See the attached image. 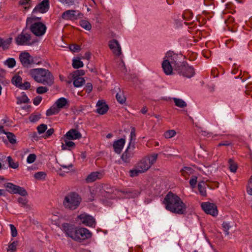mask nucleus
Wrapping results in <instances>:
<instances>
[{
  "instance_id": "f257e3e1",
  "label": "nucleus",
  "mask_w": 252,
  "mask_h": 252,
  "mask_svg": "<svg viewBox=\"0 0 252 252\" xmlns=\"http://www.w3.org/2000/svg\"><path fill=\"white\" fill-rule=\"evenodd\" d=\"M62 229L68 237L78 242L89 239L92 236V233L88 229L76 227L74 224L67 222L63 224Z\"/></svg>"
},
{
  "instance_id": "f03ea898",
  "label": "nucleus",
  "mask_w": 252,
  "mask_h": 252,
  "mask_svg": "<svg viewBox=\"0 0 252 252\" xmlns=\"http://www.w3.org/2000/svg\"><path fill=\"white\" fill-rule=\"evenodd\" d=\"M163 203L166 209L172 213L183 215L186 212V204L178 195L171 191L165 196Z\"/></svg>"
},
{
  "instance_id": "7ed1b4c3",
  "label": "nucleus",
  "mask_w": 252,
  "mask_h": 252,
  "mask_svg": "<svg viewBox=\"0 0 252 252\" xmlns=\"http://www.w3.org/2000/svg\"><path fill=\"white\" fill-rule=\"evenodd\" d=\"M29 74L35 81L48 86H51L54 82V78L51 72L43 68L30 69Z\"/></svg>"
},
{
  "instance_id": "20e7f679",
  "label": "nucleus",
  "mask_w": 252,
  "mask_h": 252,
  "mask_svg": "<svg viewBox=\"0 0 252 252\" xmlns=\"http://www.w3.org/2000/svg\"><path fill=\"white\" fill-rule=\"evenodd\" d=\"M40 18L37 17H29L26 21V26L29 27L31 31L37 36H40L44 34L47 28L41 22H38Z\"/></svg>"
},
{
  "instance_id": "39448f33",
  "label": "nucleus",
  "mask_w": 252,
  "mask_h": 252,
  "mask_svg": "<svg viewBox=\"0 0 252 252\" xmlns=\"http://www.w3.org/2000/svg\"><path fill=\"white\" fill-rule=\"evenodd\" d=\"M82 201L81 197L75 192L67 194L63 200V204L64 207L70 210L76 209Z\"/></svg>"
},
{
  "instance_id": "423d86ee",
  "label": "nucleus",
  "mask_w": 252,
  "mask_h": 252,
  "mask_svg": "<svg viewBox=\"0 0 252 252\" xmlns=\"http://www.w3.org/2000/svg\"><path fill=\"white\" fill-rule=\"evenodd\" d=\"M175 71L180 76L188 78L192 77L195 73L193 68L185 62L179 63V65L176 66Z\"/></svg>"
},
{
  "instance_id": "0eeeda50",
  "label": "nucleus",
  "mask_w": 252,
  "mask_h": 252,
  "mask_svg": "<svg viewBox=\"0 0 252 252\" xmlns=\"http://www.w3.org/2000/svg\"><path fill=\"white\" fill-rule=\"evenodd\" d=\"M16 43L18 45H31L35 41H31V35L23 30L15 38Z\"/></svg>"
},
{
  "instance_id": "6e6552de",
  "label": "nucleus",
  "mask_w": 252,
  "mask_h": 252,
  "mask_svg": "<svg viewBox=\"0 0 252 252\" xmlns=\"http://www.w3.org/2000/svg\"><path fill=\"white\" fill-rule=\"evenodd\" d=\"M4 187L6 188V191L11 194H18L22 196L28 195V192L24 188L11 183H5Z\"/></svg>"
},
{
  "instance_id": "1a4fd4ad",
  "label": "nucleus",
  "mask_w": 252,
  "mask_h": 252,
  "mask_svg": "<svg viewBox=\"0 0 252 252\" xmlns=\"http://www.w3.org/2000/svg\"><path fill=\"white\" fill-rule=\"evenodd\" d=\"M134 143H132L131 142H129V145L127 147L126 149L121 156V159L124 162H130L131 158L134 156Z\"/></svg>"
},
{
  "instance_id": "9d476101",
  "label": "nucleus",
  "mask_w": 252,
  "mask_h": 252,
  "mask_svg": "<svg viewBox=\"0 0 252 252\" xmlns=\"http://www.w3.org/2000/svg\"><path fill=\"white\" fill-rule=\"evenodd\" d=\"M20 61L23 67L29 68L34 63L33 58L26 52L21 53L19 56Z\"/></svg>"
},
{
  "instance_id": "9b49d317",
  "label": "nucleus",
  "mask_w": 252,
  "mask_h": 252,
  "mask_svg": "<svg viewBox=\"0 0 252 252\" xmlns=\"http://www.w3.org/2000/svg\"><path fill=\"white\" fill-rule=\"evenodd\" d=\"M202 210L207 214L215 216L218 214L217 207L210 202H203L201 204Z\"/></svg>"
},
{
  "instance_id": "f8f14e48",
  "label": "nucleus",
  "mask_w": 252,
  "mask_h": 252,
  "mask_svg": "<svg viewBox=\"0 0 252 252\" xmlns=\"http://www.w3.org/2000/svg\"><path fill=\"white\" fill-rule=\"evenodd\" d=\"M82 14L78 11L68 10L62 14V18L65 20H75L81 18Z\"/></svg>"
},
{
  "instance_id": "ddd939ff",
  "label": "nucleus",
  "mask_w": 252,
  "mask_h": 252,
  "mask_svg": "<svg viewBox=\"0 0 252 252\" xmlns=\"http://www.w3.org/2000/svg\"><path fill=\"white\" fill-rule=\"evenodd\" d=\"M49 8V0H43L34 8L33 13L39 12L42 13L46 12Z\"/></svg>"
},
{
  "instance_id": "4468645a",
  "label": "nucleus",
  "mask_w": 252,
  "mask_h": 252,
  "mask_svg": "<svg viewBox=\"0 0 252 252\" xmlns=\"http://www.w3.org/2000/svg\"><path fill=\"white\" fill-rule=\"evenodd\" d=\"M177 58L178 55L177 54L174 53L173 52L169 51L166 53L163 61H166L169 62V63L173 65L174 70H175L176 66L179 64V63L177 62Z\"/></svg>"
},
{
  "instance_id": "2eb2a0df",
  "label": "nucleus",
  "mask_w": 252,
  "mask_h": 252,
  "mask_svg": "<svg viewBox=\"0 0 252 252\" xmlns=\"http://www.w3.org/2000/svg\"><path fill=\"white\" fill-rule=\"evenodd\" d=\"M109 46L115 55L119 56L121 55V47L118 40L116 39L111 40L109 42Z\"/></svg>"
},
{
  "instance_id": "dca6fc26",
  "label": "nucleus",
  "mask_w": 252,
  "mask_h": 252,
  "mask_svg": "<svg viewBox=\"0 0 252 252\" xmlns=\"http://www.w3.org/2000/svg\"><path fill=\"white\" fill-rule=\"evenodd\" d=\"M81 136V134L75 129H71L64 135L66 139L72 140L79 139Z\"/></svg>"
},
{
  "instance_id": "f3484780",
  "label": "nucleus",
  "mask_w": 252,
  "mask_h": 252,
  "mask_svg": "<svg viewBox=\"0 0 252 252\" xmlns=\"http://www.w3.org/2000/svg\"><path fill=\"white\" fill-rule=\"evenodd\" d=\"M125 142L126 140L124 138H121L114 142L113 146L115 153L118 154L121 153Z\"/></svg>"
},
{
  "instance_id": "a211bd4d",
  "label": "nucleus",
  "mask_w": 252,
  "mask_h": 252,
  "mask_svg": "<svg viewBox=\"0 0 252 252\" xmlns=\"http://www.w3.org/2000/svg\"><path fill=\"white\" fill-rule=\"evenodd\" d=\"M96 112L101 115L106 113L108 110V106L103 100H98L96 103Z\"/></svg>"
},
{
  "instance_id": "6ab92c4d",
  "label": "nucleus",
  "mask_w": 252,
  "mask_h": 252,
  "mask_svg": "<svg viewBox=\"0 0 252 252\" xmlns=\"http://www.w3.org/2000/svg\"><path fill=\"white\" fill-rule=\"evenodd\" d=\"M148 162L149 161L147 160L145 158H144L136 166L142 173H144L151 167V164Z\"/></svg>"
},
{
  "instance_id": "aec40b11",
  "label": "nucleus",
  "mask_w": 252,
  "mask_h": 252,
  "mask_svg": "<svg viewBox=\"0 0 252 252\" xmlns=\"http://www.w3.org/2000/svg\"><path fill=\"white\" fill-rule=\"evenodd\" d=\"M102 177V174L99 172H93L90 174L86 179L87 183H92Z\"/></svg>"
},
{
  "instance_id": "412c9836",
  "label": "nucleus",
  "mask_w": 252,
  "mask_h": 252,
  "mask_svg": "<svg viewBox=\"0 0 252 252\" xmlns=\"http://www.w3.org/2000/svg\"><path fill=\"white\" fill-rule=\"evenodd\" d=\"M162 67L164 72L166 75H170L172 74L174 67L173 65L166 61H163L162 63Z\"/></svg>"
},
{
  "instance_id": "4be33fe9",
  "label": "nucleus",
  "mask_w": 252,
  "mask_h": 252,
  "mask_svg": "<svg viewBox=\"0 0 252 252\" xmlns=\"http://www.w3.org/2000/svg\"><path fill=\"white\" fill-rule=\"evenodd\" d=\"M55 105L60 111L61 109L64 108L66 105H69L67 99L64 97H61L57 99L55 103Z\"/></svg>"
},
{
  "instance_id": "5701e85b",
  "label": "nucleus",
  "mask_w": 252,
  "mask_h": 252,
  "mask_svg": "<svg viewBox=\"0 0 252 252\" xmlns=\"http://www.w3.org/2000/svg\"><path fill=\"white\" fill-rule=\"evenodd\" d=\"M221 225L225 236L229 235L228 231L232 229L234 226V221H223Z\"/></svg>"
},
{
  "instance_id": "b1692460",
  "label": "nucleus",
  "mask_w": 252,
  "mask_h": 252,
  "mask_svg": "<svg viewBox=\"0 0 252 252\" xmlns=\"http://www.w3.org/2000/svg\"><path fill=\"white\" fill-rule=\"evenodd\" d=\"M12 38H8L6 39H3L0 38V47H2L3 50H7L9 48L11 43Z\"/></svg>"
},
{
  "instance_id": "393cba45",
  "label": "nucleus",
  "mask_w": 252,
  "mask_h": 252,
  "mask_svg": "<svg viewBox=\"0 0 252 252\" xmlns=\"http://www.w3.org/2000/svg\"><path fill=\"white\" fill-rule=\"evenodd\" d=\"M64 144L63 143L61 146L62 149L63 150H70L69 148H74L75 146L74 142L69 141V139H66L64 137L63 138Z\"/></svg>"
},
{
  "instance_id": "a878e982",
  "label": "nucleus",
  "mask_w": 252,
  "mask_h": 252,
  "mask_svg": "<svg viewBox=\"0 0 252 252\" xmlns=\"http://www.w3.org/2000/svg\"><path fill=\"white\" fill-rule=\"evenodd\" d=\"M16 99L17 104H21L22 103H29L30 102V99L28 98L27 95L24 92L22 93L21 96L17 97Z\"/></svg>"
},
{
  "instance_id": "bb28decb",
  "label": "nucleus",
  "mask_w": 252,
  "mask_h": 252,
  "mask_svg": "<svg viewBox=\"0 0 252 252\" xmlns=\"http://www.w3.org/2000/svg\"><path fill=\"white\" fill-rule=\"evenodd\" d=\"M77 218L80 220H95V219L93 216L85 212L78 215Z\"/></svg>"
},
{
  "instance_id": "cd10ccee",
  "label": "nucleus",
  "mask_w": 252,
  "mask_h": 252,
  "mask_svg": "<svg viewBox=\"0 0 252 252\" xmlns=\"http://www.w3.org/2000/svg\"><path fill=\"white\" fill-rule=\"evenodd\" d=\"M180 172L182 175L184 176L185 178H188L190 174H192L193 173L194 170L191 167L185 166L181 170Z\"/></svg>"
},
{
  "instance_id": "c85d7f7f",
  "label": "nucleus",
  "mask_w": 252,
  "mask_h": 252,
  "mask_svg": "<svg viewBox=\"0 0 252 252\" xmlns=\"http://www.w3.org/2000/svg\"><path fill=\"white\" fill-rule=\"evenodd\" d=\"M73 85L75 87H81L85 82V79L82 77H77L73 76Z\"/></svg>"
},
{
  "instance_id": "c756f323",
  "label": "nucleus",
  "mask_w": 252,
  "mask_h": 252,
  "mask_svg": "<svg viewBox=\"0 0 252 252\" xmlns=\"http://www.w3.org/2000/svg\"><path fill=\"white\" fill-rule=\"evenodd\" d=\"M198 189L200 194L202 196H206V190L205 188V183L204 181L199 182L198 184Z\"/></svg>"
},
{
  "instance_id": "7c9ffc66",
  "label": "nucleus",
  "mask_w": 252,
  "mask_h": 252,
  "mask_svg": "<svg viewBox=\"0 0 252 252\" xmlns=\"http://www.w3.org/2000/svg\"><path fill=\"white\" fill-rule=\"evenodd\" d=\"M173 100L175 105L180 108H183L186 107L187 105V103L182 99L174 97Z\"/></svg>"
},
{
  "instance_id": "2f4dec72",
  "label": "nucleus",
  "mask_w": 252,
  "mask_h": 252,
  "mask_svg": "<svg viewBox=\"0 0 252 252\" xmlns=\"http://www.w3.org/2000/svg\"><path fill=\"white\" fill-rule=\"evenodd\" d=\"M11 81L13 84L16 86V87H18L19 88L20 86H22V78L20 76H14V77H13Z\"/></svg>"
},
{
  "instance_id": "473e14b6",
  "label": "nucleus",
  "mask_w": 252,
  "mask_h": 252,
  "mask_svg": "<svg viewBox=\"0 0 252 252\" xmlns=\"http://www.w3.org/2000/svg\"><path fill=\"white\" fill-rule=\"evenodd\" d=\"M60 112L59 109L54 105L46 111V116H50L58 114Z\"/></svg>"
},
{
  "instance_id": "72a5a7b5",
  "label": "nucleus",
  "mask_w": 252,
  "mask_h": 252,
  "mask_svg": "<svg viewBox=\"0 0 252 252\" xmlns=\"http://www.w3.org/2000/svg\"><path fill=\"white\" fill-rule=\"evenodd\" d=\"M79 24L82 28H83V29H84L87 31L91 30V29L92 28L91 24H90V23L89 21H88L87 20H81L79 22Z\"/></svg>"
},
{
  "instance_id": "f704fd0d",
  "label": "nucleus",
  "mask_w": 252,
  "mask_h": 252,
  "mask_svg": "<svg viewBox=\"0 0 252 252\" xmlns=\"http://www.w3.org/2000/svg\"><path fill=\"white\" fill-rule=\"evenodd\" d=\"M116 98L118 102L120 104H124L126 101V97L125 96L123 93L120 91L119 92L117 93Z\"/></svg>"
},
{
  "instance_id": "c9c22d12",
  "label": "nucleus",
  "mask_w": 252,
  "mask_h": 252,
  "mask_svg": "<svg viewBox=\"0 0 252 252\" xmlns=\"http://www.w3.org/2000/svg\"><path fill=\"white\" fill-rule=\"evenodd\" d=\"M17 201L22 207L27 208H29V205L28 204V200L25 197H19Z\"/></svg>"
},
{
  "instance_id": "e433bc0d",
  "label": "nucleus",
  "mask_w": 252,
  "mask_h": 252,
  "mask_svg": "<svg viewBox=\"0 0 252 252\" xmlns=\"http://www.w3.org/2000/svg\"><path fill=\"white\" fill-rule=\"evenodd\" d=\"M7 161L10 167L13 169H16L18 167V162H15L10 156H9L7 158Z\"/></svg>"
},
{
  "instance_id": "4c0bfd02",
  "label": "nucleus",
  "mask_w": 252,
  "mask_h": 252,
  "mask_svg": "<svg viewBox=\"0 0 252 252\" xmlns=\"http://www.w3.org/2000/svg\"><path fill=\"white\" fill-rule=\"evenodd\" d=\"M2 133H4L6 135L7 139L11 144H14L16 143V139L15 138V136L13 133L10 132L6 131H5V132H2Z\"/></svg>"
},
{
  "instance_id": "58836bf2",
  "label": "nucleus",
  "mask_w": 252,
  "mask_h": 252,
  "mask_svg": "<svg viewBox=\"0 0 252 252\" xmlns=\"http://www.w3.org/2000/svg\"><path fill=\"white\" fill-rule=\"evenodd\" d=\"M158 155L154 154L150 156L145 158L147 160L149 161V163L151 164V166L154 164L157 160Z\"/></svg>"
},
{
  "instance_id": "ea45409f",
  "label": "nucleus",
  "mask_w": 252,
  "mask_h": 252,
  "mask_svg": "<svg viewBox=\"0 0 252 252\" xmlns=\"http://www.w3.org/2000/svg\"><path fill=\"white\" fill-rule=\"evenodd\" d=\"M18 242L13 241L11 243H9L7 249V251L9 252H15L17 250V247L18 246Z\"/></svg>"
},
{
  "instance_id": "a19ab883",
  "label": "nucleus",
  "mask_w": 252,
  "mask_h": 252,
  "mask_svg": "<svg viewBox=\"0 0 252 252\" xmlns=\"http://www.w3.org/2000/svg\"><path fill=\"white\" fill-rule=\"evenodd\" d=\"M4 64L9 68H13L16 65V61L14 58H8L5 61Z\"/></svg>"
},
{
  "instance_id": "79ce46f5",
  "label": "nucleus",
  "mask_w": 252,
  "mask_h": 252,
  "mask_svg": "<svg viewBox=\"0 0 252 252\" xmlns=\"http://www.w3.org/2000/svg\"><path fill=\"white\" fill-rule=\"evenodd\" d=\"M228 164L230 170L232 172H236L237 169V165L236 163L232 159H229L228 160Z\"/></svg>"
},
{
  "instance_id": "37998d69",
  "label": "nucleus",
  "mask_w": 252,
  "mask_h": 252,
  "mask_svg": "<svg viewBox=\"0 0 252 252\" xmlns=\"http://www.w3.org/2000/svg\"><path fill=\"white\" fill-rule=\"evenodd\" d=\"M129 173L130 177H134L137 176L139 174L142 173V172L135 166L134 169L129 170Z\"/></svg>"
},
{
  "instance_id": "c03bdc74",
  "label": "nucleus",
  "mask_w": 252,
  "mask_h": 252,
  "mask_svg": "<svg viewBox=\"0 0 252 252\" xmlns=\"http://www.w3.org/2000/svg\"><path fill=\"white\" fill-rule=\"evenodd\" d=\"M83 65V62L79 59H74L72 61V66L74 68L78 69L82 67Z\"/></svg>"
},
{
  "instance_id": "a18cd8bd",
  "label": "nucleus",
  "mask_w": 252,
  "mask_h": 252,
  "mask_svg": "<svg viewBox=\"0 0 252 252\" xmlns=\"http://www.w3.org/2000/svg\"><path fill=\"white\" fill-rule=\"evenodd\" d=\"M176 134L174 130H168L164 132V135L166 138H170L174 137Z\"/></svg>"
},
{
  "instance_id": "49530a36",
  "label": "nucleus",
  "mask_w": 252,
  "mask_h": 252,
  "mask_svg": "<svg viewBox=\"0 0 252 252\" xmlns=\"http://www.w3.org/2000/svg\"><path fill=\"white\" fill-rule=\"evenodd\" d=\"M46 174L44 172H38L34 174V177L37 180L44 179L46 177Z\"/></svg>"
},
{
  "instance_id": "de8ad7c7",
  "label": "nucleus",
  "mask_w": 252,
  "mask_h": 252,
  "mask_svg": "<svg viewBox=\"0 0 252 252\" xmlns=\"http://www.w3.org/2000/svg\"><path fill=\"white\" fill-rule=\"evenodd\" d=\"M47 129V125L44 124H42L37 127V131L39 134L43 133L44 132H45Z\"/></svg>"
},
{
  "instance_id": "09e8293b",
  "label": "nucleus",
  "mask_w": 252,
  "mask_h": 252,
  "mask_svg": "<svg viewBox=\"0 0 252 252\" xmlns=\"http://www.w3.org/2000/svg\"><path fill=\"white\" fill-rule=\"evenodd\" d=\"M48 88L45 86H40L36 88V92L38 94H43L47 92Z\"/></svg>"
},
{
  "instance_id": "8fccbe9b",
  "label": "nucleus",
  "mask_w": 252,
  "mask_h": 252,
  "mask_svg": "<svg viewBox=\"0 0 252 252\" xmlns=\"http://www.w3.org/2000/svg\"><path fill=\"white\" fill-rule=\"evenodd\" d=\"M30 0H20L19 3L20 5H23L25 9L29 8L30 6Z\"/></svg>"
},
{
  "instance_id": "3c124183",
  "label": "nucleus",
  "mask_w": 252,
  "mask_h": 252,
  "mask_svg": "<svg viewBox=\"0 0 252 252\" xmlns=\"http://www.w3.org/2000/svg\"><path fill=\"white\" fill-rule=\"evenodd\" d=\"M36 156L34 154H30L27 159V161L28 163H33L36 159Z\"/></svg>"
},
{
  "instance_id": "603ef678",
  "label": "nucleus",
  "mask_w": 252,
  "mask_h": 252,
  "mask_svg": "<svg viewBox=\"0 0 252 252\" xmlns=\"http://www.w3.org/2000/svg\"><path fill=\"white\" fill-rule=\"evenodd\" d=\"M69 49L73 52H78L81 50L80 46L77 44L70 45Z\"/></svg>"
},
{
  "instance_id": "864d4df0",
  "label": "nucleus",
  "mask_w": 252,
  "mask_h": 252,
  "mask_svg": "<svg viewBox=\"0 0 252 252\" xmlns=\"http://www.w3.org/2000/svg\"><path fill=\"white\" fill-rule=\"evenodd\" d=\"M11 229V236L15 237L17 235V231L16 227L13 224L9 225Z\"/></svg>"
},
{
  "instance_id": "5fc2aeb1",
  "label": "nucleus",
  "mask_w": 252,
  "mask_h": 252,
  "mask_svg": "<svg viewBox=\"0 0 252 252\" xmlns=\"http://www.w3.org/2000/svg\"><path fill=\"white\" fill-rule=\"evenodd\" d=\"M85 74V72L83 70H78L74 71L73 74V76L77 77H82L81 76Z\"/></svg>"
},
{
  "instance_id": "6e6d98bb",
  "label": "nucleus",
  "mask_w": 252,
  "mask_h": 252,
  "mask_svg": "<svg viewBox=\"0 0 252 252\" xmlns=\"http://www.w3.org/2000/svg\"><path fill=\"white\" fill-rule=\"evenodd\" d=\"M197 183V177L192 176L189 180V184L192 188H194Z\"/></svg>"
},
{
  "instance_id": "4d7b16f0",
  "label": "nucleus",
  "mask_w": 252,
  "mask_h": 252,
  "mask_svg": "<svg viewBox=\"0 0 252 252\" xmlns=\"http://www.w3.org/2000/svg\"><path fill=\"white\" fill-rule=\"evenodd\" d=\"M136 137V133H135V128L134 127H131V131L130 132V141L132 143V140H135ZM133 143H134L133 142Z\"/></svg>"
},
{
  "instance_id": "13d9d810",
  "label": "nucleus",
  "mask_w": 252,
  "mask_h": 252,
  "mask_svg": "<svg viewBox=\"0 0 252 252\" xmlns=\"http://www.w3.org/2000/svg\"><path fill=\"white\" fill-rule=\"evenodd\" d=\"M40 118V115H31L30 117V120L31 122H36Z\"/></svg>"
},
{
  "instance_id": "bf43d9fd",
  "label": "nucleus",
  "mask_w": 252,
  "mask_h": 252,
  "mask_svg": "<svg viewBox=\"0 0 252 252\" xmlns=\"http://www.w3.org/2000/svg\"><path fill=\"white\" fill-rule=\"evenodd\" d=\"M42 99V98L41 96H37L34 98L33 101V103L35 105H38L40 103Z\"/></svg>"
},
{
  "instance_id": "052dcab7",
  "label": "nucleus",
  "mask_w": 252,
  "mask_h": 252,
  "mask_svg": "<svg viewBox=\"0 0 252 252\" xmlns=\"http://www.w3.org/2000/svg\"><path fill=\"white\" fill-rule=\"evenodd\" d=\"M54 129L53 128H51L49 129L46 131L45 134L44 135L43 137L45 138H48L49 137H50V136H51L52 135V134L54 133Z\"/></svg>"
},
{
  "instance_id": "680f3d73",
  "label": "nucleus",
  "mask_w": 252,
  "mask_h": 252,
  "mask_svg": "<svg viewBox=\"0 0 252 252\" xmlns=\"http://www.w3.org/2000/svg\"><path fill=\"white\" fill-rule=\"evenodd\" d=\"M31 87V84L29 82H25L24 83H22V86L20 87V89L27 90Z\"/></svg>"
},
{
  "instance_id": "e2e57ef3",
  "label": "nucleus",
  "mask_w": 252,
  "mask_h": 252,
  "mask_svg": "<svg viewBox=\"0 0 252 252\" xmlns=\"http://www.w3.org/2000/svg\"><path fill=\"white\" fill-rule=\"evenodd\" d=\"M93 89V85L91 83H88L86 85V92L87 93H90Z\"/></svg>"
},
{
  "instance_id": "0e129e2a",
  "label": "nucleus",
  "mask_w": 252,
  "mask_h": 252,
  "mask_svg": "<svg viewBox=\"0 0 252 252\" xmlns=\"http://www.w3.org/2000/svg\"><path fill=\"white\" fill-rule=\"evenodd\" d=\"M126 192L127 194V197H135L137 195V193L136 192H133L130 190L126 191Z\"/></svg>"
},
{
  "instance_id": "69168bd1",
  "label": "nucleus",
  "mask_w": 252,
  "mask_h": 252,
  "mask_svg": "<svg viewBox=\"0 0 252 252\" xmlns=\"http://www.w3.org/2000/svg\"><path fill=\"white\" fill-rule=\"evenodd\" d=\"M86 226L94 227L95 225V221H82Z\"/></svg>"
},
{
  "instance_id": "338daca9",
  "label": "nucleus",
  "mask_w": 252,
  "mask_h": 252,
  "mask_svg": "<svg viewBox=\"0 0 252 252\" xmlns=\"http://www.w3.org/2000/svg\"><path fill=\"white\" fill-rule=\"evenodd\" d=\"M61 167L63 168V169H66L67 171H66V172H68V171L73 166L72 164L70 163L67 165H63V164H61Z\"/></svg>"
},
{
  "instance_id": "774afa93",
  "label": "nucleus",
  "mask_w": 252,
  "mask_h": 252,
  "mask_svg": "<svg viewBox=\"0 0 252 252\" xmlns=\"http://www.w3.org/2000/svg\"><path fill=\"white\" fill-rule=\"evenodd\" d=\"M182 17L184 20H187V18L192 17V14L190 13L189 12H186L182 15Z\"/></svg>"
}]
</instances>
